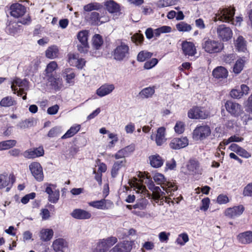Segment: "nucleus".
<instances>
[{"instance_id": "obj_38", "label": "nucleus", "mask_w": 252, "mask_h": 252, "mask_svg": "<svg viewBox=\"0 0 252 252\" xmlns=\"http://www.w3.org/2000/svg\"><path fill=\"white\" fill-rule=\"evenodd\" d=\"M17 143L15 140H8L0 142V151L8 150L14 147Z\"/></svg>"}, {"instance_id": "obj_29", "label": "nucleus", "mask_w": 252, "mask_h": 252, "mask_svg": "<svg viewBox=\"0 0 252 252\" xmlns=\"http://www.w3.org/2000/svg\"><path fill=\"white\" fill-rule=\"evenodd\" d=\"M188 170L192 174H199V163L195 159H190L187 165Z\"/></svg>"}, {"instance_id": "obj_41", "label": "nucleus", "mask_w": 252, "mask_h": 252, "mask_svg": "<svg viewBox=\"0 0 252 252\" xmlns=\"http://www.w3.org/2000/svg\"><path fill=\"white\" fill-rule=\"evenodd\" d=\"M58 67V64L55 61H52L50 62L47 65L45 70L46 77L49 76L50 75H54L53 72L56 70Z\"/></svg>"}, {"instance_id": "obj_40", "label": "nucleus", "mask_w": 252, "mask_h": 252, "mask_svg": "<svg viewBox=\"0 0 252 252\" xmlns=\"http://www.w3.org/2000/svg\"><path fill=\"white\" fill-rule=\"evenodd\" d=\"M176 28L178 31L181 32H189L192 29V27L190 25L183 21L177 24Z\"/></svg>"}, {"instance_id": "obj_45", "label": "nucleus", "mask_w": 252, "mask_h": 252, "mask_svg": "<svg viewBox=\"0 0 252 252\" xmlns=\"http://www.w3.org/2000/svg\"><path fill=\"white\" fill-rule=\"evenodd\" d=\"M244 63L245 61L242 59H238L233 66V72L236 74L240 73L243 69Z\"/></svg>"}, {"instance_id": "obj_4", "label": "nucleus", "mask_w": 252, "mask_h": 252, "mask_svg": "<svg viewBox=\"0 0 252 252\" xmlns=\"http://www.w3.org/2000/svg\"><path fill=\"white\" fill-rule=\"evenodd\" d=\"M211 133L210 127L207 125H197L192 132V138L195 140L202 141L206 139Z\"/></svg>"}, {"instance_id": "obj_53", "label": "nucleus", "mask_w": 252, "mask_h": 252, "mask_svg": "<svg viewBox=\"0 0 252 252\" xmlns=\"http://www.w3.org/2000/svg\"><path fill=\"white\" fill-rule=\"evenodd\" d=\"M59 191L55 190L52 193L49 195L48 200L50 202L56 203L59 199Z\"/></svg>"}, {"instance_id": "obj_63", "label": "nucleus", "mask_w": 252, "mask_h": 252, "mask_svg": "<svg viewBox=\"0 0 252 252\" xmlns=\"http://www.w3.org/2000/svg\"><path fill=\"white\" fill-rule=\"evenodd\" d=\"M237 154L243 158H249L251 157V154L242 147H241Z\"/></svg>"}, {"instance_id": "obj_55", "label": "nucleus", "mask_w": 252, "mask_h": 252, "mask_svg": "<svg viewBox=\"0 0 252 252\" xmlns=\"http://www.w3.org/2000/svg\"><path fill=\"white\" fill-rule=\"evenodd\" d=\"M229 201V198L226 195L220 194L217 198V202L219 204H226Z\"/></svg>"}, {"instance_id": "obj_32", "label": "nucleus", "mask_w": 252, "mask_h": 252, "mask_svg": "<svg viewBox=\"0 0 252 252\" xmlns=\"http://www.w3.org/2000/svg\"><path fill=\"white\" fill-rule=\"evenodd\" d=\"M59 51L58 47L56 45H53L49 47L46 50V57L50 59H53L58 56Z\"/></svg>"}, {"instance_id": "obj_35", "label": "nucleus", "mask_w": 252, "mask_h": 252, "mask_svg": "<svg viewBox=\"0 0 252 252\" xmlns=\"http://www.w3.org/2000/svg\"><path fill=\"white\" fill-rule=\"evenodd\" d=\"M16 104V101L11 96L4 97L0 101V105L4 107H9Z\"/></svg>"}, {"instance_id": "obj_9", "label": "nucleus", "mask_w": 252, "mask_h": 252, "mask_svg": "<svg viewBox=\"0 0 252 252\" xmlns=\"http://www.w3.org/2000/svg\"><path fill=\"white\" fill-rule=\"evenodd\" d=\"M10 15L15 18H18L23 16L27 11V8L24 5L14 3L9 7Z\"/></svg>"}, {"instance_id": "obj_5", "label": "nucleus", "mask_w": 252, "mask_h": 252, "mask_svg": "<svg viewBox=\"0 0 252 252\" xmlns=\"http://www.w3.org/2000/svg\"><path fill=\"white\" fill-rule=\"evenodd\" d=\"M129 54V46L125 43L122 42L114 50L112 56L114 59L118 61H122L127 58Z\"/></svg>"}, {"instance_id": "obj_54", "label": "nucleus", "mask_w": 252, "mask_h": 252, "mask_svg": "<svg viewBox=\"0 0 252 252\" xmlns=\"http://www.w3.org/2000/svg\"><path fill=\"white\" fill-rule=\"evenodd\" d=\"M243 195L244 196H252V183L248 184L244 188Z\"/></svg>"}, {"instance_id": "obj_27", "label": "nucleus", "mask_w": 252, "mask_h": 252, "mask_svg": "<svg viewBox=\"0 0 252 252\" xmlns=\"http://www.w3.org/2000/svg\"><path fill=\"white\" fill-rule=\"evenodd\" d=\"M165 128L160 127L157 129V133L156 136V143L158 146H161L165 142Z\"/></svg>"}, {"instance_id": "obj_19", "label": "nucleus", "mask_w": 252, "mask_h": 252, "mask_svg": "<svg viewBox=\"0 0 252 252\" xmlns=\"http://www.w3.org/2000/svg\"><path fill=\"white\" fill-rule=\"evenodd\" d=\"M71 216L78 220H87L91 218V213L81 209H75L71 213Z\"/></svg>"}, {"instance_id": "obj_64", "label": "nucleus", "mask_w": 252, "mask_h": 252, "mask_svg": "<svg viewBox=\"0 0 252 252\" xmlns=\"http://www.w3.org/2000/svg\"><path fill=\"white\" fill-rule=\"evenodd\" d=\"M32 150L35 153L36 157L43 156L44 154V150L42 146H39L38 148H33Z\"/></svg>"}, {"instance_id": "obj_16", "label": "nucleus", "mask_w": 252, "mask_h": 252, "mask_svg": "<svg viewBox=\"0 0 252 252\" xmlns=\"http://www.w3.org/2000/svg\"><path fill=\"white\" fill-rule=\"evenodd\" d=\"M238 242L241 244L247 245L252 243V231H246L240 233L236 236Z\"/></svg>"}, {"instance_id": "obj_7", "label": "nucleus", "mask_w": 252, "mask_h": 252, "mask_svg": "<svg viewBox=\"0 0 252 252\" xmlns=\"http://www.w3.org/2000/svg\"><path fill=\"white\" fill-rule=\"evenodd\" d=\"M88 36L89 32L87 30L80 31L77 34V38L80 43L77 45V49L81 53H87L89 51Z\"/></svg>"}, {"instance_id": "obj_48", "label": "nucleus", "mask_w": 252, "mask_h": 252, "mask_svg": "<svg viewBox=\"0 0 252 252\" xmlns=\"http://www.w3.org/2000/svg\"><path fill=\"white\" fill-rule=\"evenodd\" d=\"M189 240L188 235L186 233L180 234L176 239L177 244L183 246Z\"/></svg>"}, {"instance_id": "obj_52", "label": "nucleus", "mask_w": 252, "mask_h": 252, "mask_svg": "<svg viewBox=\"0 0 252 252\" xmlns=\"http://www.w3.org/2000/svg\"><path fill=\"white\" fill-rule=\"evenodd\" d=\"M158 63V60L156 58H152L149 61L145 63L144 67L145 69H149L155 66Z\"/></svg>"}, {"instance_id": "obj_60", "label": "nucleus", "mask_w": 252, "mask_h": 252, "mask_svg": "<svg viewBox=\"0 0 252 252\" xmlns=\"http://www.w3.org/2000/svg\"><path fill=\"white\" fill-rule=\"evenodd\" d=\"M108 250L98 242L96 247L93 250L92 252H108Z\"/></svg>"}, {"instance_id": "obj_20", "label": "nucleus", "mask_w": 252, "mask_h": 252, "mask_svg": "<svg viewBox=\"0 0 252 252\" xmlns=\"http://www.w3.org/2000/svg\"><path fill=\"white\" fill-rule=\"evenodd\" d=\"M106 9L111 14L120 13V5L113 0H108L104 3Z\"/></svg>"}, {"instance_id": "obj_36", "label": "nucleus", "mask_w": 252, "mask_h": 252, "mask_svg": "<svg viewBox=\"0 0 252 252\" xmlns=\"http://www.w3.org/2000/svg\"><path fill=\"white\" fill-rule=\"evenodd\" d=\"M103 7L102 4L94 2L88 3L83 7V10L86 12H91L93 10H99Z\"/></svg>"}, {"instance_id": "obj_26", "label": "nucleus", "mask_w": 252, "mask_h": 252, "mask_svg": "<svg viewBox=\"0 0 252 252\" xmlns=\"http://www.w3.org/2000/svg\"><path fill=\"white\" fill-rule=\"evenodd\" d=\"M135 181H133V182H131L129 183L130 186L131 187L135 188L134 189H137L136 191L138 193H141L143 195H147V196L150 197V194H149L148 190L147 189L146 187L144 186L142 184L139 183L137 182V179L134 178Z\"/></svg>"}, {"instance_id": "obj_22", "label": "nucleus", "mask_w": 252, "mask_h": 252, "mask_svg": "<svg viewBox=\"0 0 252 252\" xmlns=\"http://www.w3.org/2000/svg\"><path fill=\"white\" fill-rule=\"evenodd\" d=\"M126 163V160L125 158L114 162L111 170V175L112 178H116L117 176L120 169L123 167H125Z\"/></svg>"}, {"instance_id": "obj_59", "label": "nucleus", "mask_w": 252, "mask_h": 252, "mask_svg": "<svg viewBox=\"0 0 252 252\" xmlns=\"http://www.w3.org/2000/svg\"><path fill=\"white\" fill-rule=\"evenodd\" d=\"M230 96L234 98H240L243 95L242 94L240 90L233 89L230 93Z\"/></svg>"}, {"instance_id": "obj_61", "label": "nucleus", "mask_w": 252, "mask_h": 252, "mask_svg": "<svg viewBox=\"0 0 252 252\" xmlns=\"http://www.w3.org/2000/svg\"><path fill=\"white\" fill-rule=\"evenodd\" d=\"M43 220H47L50 217V213L47 209H42L40 213Z\"/></svg>"}, {"instance_id": "obj_13", "label": "nucleus", "mask_w": 252, "mask_h": 252, "mask_svg": "<svg viewBox=\"0 0 252 252\" xmlns=\"http://www.w3.org/2000/svg\"><path fill=\"white\" fill-rule=\"evenodd\" d=\"M189 141L186 137L174 138L169 143L170 147L174 150L180 149L188 145Z\"/></svg>"}, {"instance_id": "obj_14", "label": "nucleus", "mask_w": 252, "mask_h": 252, "mask_svg": "<svg viewBox=\"0 0 252 252\" xmlns=\"http://www.w3.org/2000/svg\"><path fill=\"white\" fill-rule=\"evenodd\" d=\"M132 249L131 242L125 241L117 244L109 252H129Z\"/></svg>"}, {"instance_id": "obj_17", "label": "nucleus", "mask_w": 252, "mask_h": 252, "mask_svg": "<svg viewBox=\"0 0 252 252\" xmlns=\"http://www.w3.org/2000/svg\"><path fill=\"white\" fill-rule=\"evenodd\" d=\"M50 85L56 91H59L63 86V80L57 75L46 77Z\"/></svg>"}, {"instance_id": "obj_46", "label": "nucleus", "mask_w": 252, "mask_h": 252, "mask_svg": "<svg viewBox=\"0 0 252 252\" xmlns=\"http://www.w3.org/2000/svg\"><path fill=\"white\" fill-rule=\"evenodd\" d=\"M153 179L157 184L160 185L161 187L164 186L167 181L164 175L159 173H156L154 175Z\"/></svg>"}, {"instance_id": "obj_2", "label": "nucleus", "mask_w": 252, "mask_h": 252, "mask_svg": "<svg viewBox=\"0 0 252 252\" xmlns=\"http://www.w3.org/2000/svg\"><path fill=\"white\" fill-rule=\"evenodd\" d=\"M235 12V8L234 7L220 8L216 14V18L217 19L215 21L219 20L221 22L230 23L233 20Z\"/></svg>"}, {"instance_id": "obj_39", "label": "nucleus", "mask_w": 252, "mask_h": 252, "mask_svg": "<svg viewBox=\"0 0 252 252\" xmlns=\"http://www.w3.org/2000/svg\"><path fill=\"white\" fill-rule=\"evenodd\" d=\"M53 236L52 229H45L40 231V237L41 240L43 241H48L51 240Z\"/></svg>"}, {"instance_id": "obj_58", "label": "nucleus", "mask_w": 252, "mask_h": 252, "mask_svg": "<svg viewBox=\"0 0 252 252\" xmlns=\"http://www.w3.org/2000/svg\"><path fill=\"white\" fill-rule=\"evenodd\" d=\"M115 159H118L120 158L124 159L126 157H127L126 153L125 152L123 149L119 150L114 155L112 156Z\"/></svg>"}, {"instance_id": "obj_28", "label": "nucleus", "mask_w": 252, "mask_h": 252, "mask_svg": "<svg viewBox=\"0 0 252 252\" xmlns=\"http://www.w3.org/2000/svg\"><path fill=\"white\" fill-rule=\"evenodd\" d=\"M235 46L238 52H246L247 50V41L242 35H239L237 38Z\"/></svg>"}, {"instance_id": "obj_57", "label": "nucleus", "mask_w": 252, "mask_h": 252, "mask_svg": "<svg viewBox=\"0 0 252 252\" xmlns=\"http://www.w3.org/2000/svg\"><path fill=\"white\" fill-rule=\"evenodd\" d=\"M24 157L28 159L34 158H37L32 149H29L24 152L23 154Z\"/></svg>"}, {"instance_id": "obj_51", "label": "nucleus", "mask_w": 252, "mask_h": 252, "mask_svg": "<svg viewBox=\"0 0 252 252\" xmlns=\"http://www.w3.org/2000/svg\"><path fill=\"white\" fill-rule=\"evenodd\" d=\"M175 131L178 134H182L185 131V124L183 122L178 121L174 126Z\"/></svg>"}, {"instance_id": "obj_11", "label": "nucleus", "mask_w": 252, "mask_h": 252, "mask_svg": "<svg viewBox=\"0 0 252 252\" xmlns=\"http://www.w3.org/2000/svg\"><path fill=\"white\" fill-rule=\"evenodd\" d=\"M245 210L243 205L234 206L226 209L224 212V215L230 219H234L240 216Z\"/></svg>"}, {"instance_id": "obj_3", "label": "nucleus", "mask_w": 252, "mask_h": 252, "mask_svg": "<svg viewBox=\"0 0 252 252\" xmlns=\"http://www.w3.org/2000/svg\"><path fill=\"white\" fill-rule=\"evenodd\" d=\"M188 116L191 119L204 120L210 116V112L204 107L194 106L189 110Z\"/></svg>"}, {"instance_id": "obj_21", "label": "nucleus", "mask_w": 252, "mask_h": 252, "mask_svg": "<svg viewBox=\"0 0 252 252\" xmlns=\"http://www.w3.org/2000/svg\"><path fill=\"white\" fill-rule=\"evenodd\" d=\"M15 181V179L13 175H10L8 177L7 174H0V189L4 188L10 184L11 187Z\"/></svg>"}, {"instance_id": "obj_49", "label": "nucleus", "mask_w": 252, "mask_h": 252, "mask_svg": "<svg viewBox=\"0 0 252 252\" xmlns=\"http://www.w3.org/2000/svg\"><path fill=\"white\" fill-rule=\"evenodd\" d=\"M26 81V80L25 79L22 80L20 78H16L12 82V85L11 87L12 90L13 91H16L17 90L16 87L15 86V85L18 86L19 87H24L25 86L24 82Z\"/></svg>"}, {"instance_id": "obj_50", "label": "nucleus", "mask_w": 252, "mask_h": 252, "mask_svg": "<svg viewBox=\"0 0 252 252\" xmlns=\"http://www.w3.org/2000/svg\"><path fill=\"white\" fill-rule=\"evenodd\" d=\"M210 204V200L209 197H205L201 200V204L200 210L206 212L209 208Z\"/></svg>"}, {"instance_id": "obj_15", "label": "nucleus", "mask_w": 252, "mask_h": 252, "mask_svg": "<svg viewBox=\"0 0 252 252\" xmlns=\"http://www.w3.org/2000/svg\"><path fill=\"white\" fill-rule=\"evenodd\" d=\"M183 53L189 56H193L196 53V50L194 43L192 42L185 41L182 43Z\"/></svg>"}, {"instance_id": "obj_34", "label": "nucleus", "mask_w": 252, "mask_h": 252, "mask_svg": "<svg viewBox=\"0 0 252 252\" xmlns=\"http://www.w3.org/2000/svg\"><path fill=\"white\" fill-rule=\"evenodd\" d=\"M101 16H100L99 13L97 12H92L91 13L88 21L92 25H99L103 23L100 22Z\"/></svg>"}, {"instance_id": "obj_33", "label": "nucleus", "mask_w": 252, "mask_h": 252, "mask_svg": "<svg viewBox=\"0 0 252 252\" xmlns=\"http://www.w3.org/2000/svg\"><path fill=\"white\" fill-rule=\"evenodd\" d=\"M117 241L118 239L116 237L111 236L106 239H100L99 242L109 250V248L115 244Z\"/></svg>"}, {"instance_id": "obj_1", "label": "nucleus", "mask_w": 252, "mask_h": 252, "mask_svg": "<svg viewBox=\"0 0 252 252\" xmlns=\"http://www.w3.org/2000/svg\"><path fill=\"white\" fill-rule=\"evenodd\" d=\"M201 46L205 52L209 54H216L222 51L224 44L219 40L205 37L202 40Z\"/></svg>"}, {"instance_id": "obj_10", "label": "nucleus", "mask_w": 252, "mask_h": 252, "mask_svg": "<svg viewBox=\"0 0 252 252\" xmlns=\"http://www.w3.org/2000/svg\"><path fill=\"white\" fill-rule=\"evenodd\" d=\"M226 111L233 117H238L243 111L241 105L231 100H227L225 103Z\"/></svg>"}, {"instance_id": "obj_18", "label": "nucleus", "mask_w": 252, "mask_h": 252, "mask_svg": "<svg viewBox=\"0 0 252 252\" xmlns=\"http://www.w3.org/2000/svg\"><path fill=\"white\" fill-rule=\"evenodd\" d=\"M52 247L55 252H64L67 249L68 244L64 239L59 238L53 242Z\"/></svg>"}, {"instance_id": "obj_43", "label": "nucleus", "mask_w": 252, "mask_h": 252, "mask_svg": "<svg viewBox=\"0 0 252 252\" xmlns=\"http://www.w3.org/2000/svg\"><path fill=\"white\" fill-rule=\"evenodd\" d=\"M152 56L153 53L151 52L146 51H142L138 53L137 60L138 62H143L151 58Z\"/></svg>"}, {"instance_id": "obj_24", "label": "nucleus", "mask_w": 252, "mask_h": 252, "mask_svg": "<svg viewBox=\"0 0 252 252\" xmlns=\"http://www.w3.org/2000/svg\"><path fill=\"white\" fill-rule=\"evenodd\" d=\"M114 86L112 84H104L97 89L96 94L100 97L105 96L110 94L114 90Z\"/></svg>"}, {"instance_id": "obj_47", "label": "nucleus", "mask_w": 252, "mask_h": 252, "mask_svg": "<svg viewBox=\"0 0 252 252\" xmlns=\"http://www.w3.org/2000/svg\"><path fill=\"white\" fill-rule=\"evenodd\" d=\"M152 191L153 192V197L155 200H158L160 197L165 195V193L161 191L159 187L155 186Z\"/></svg>"}, {"instance_id": "obj_42", "label": "nucleus", "mask_w": 252, "mask_h": 252, "mask_svg": "<svg viewBox=\"0 0 252 252\" xmlns=\"http://www.w3.org/2000/svg\"><path fill=\"white\" fill-rule=\"evenodd\" d=\"M162 188L167 193H170V195H171L172 192H174L177 190L178 187L176 185L172 182L166 181L164 186H162Z\"/></svg>"}, {"instance_id": "obj_56", "label": "nucleus", "mask_w": 252, "mask_h": 252, "mask_svg": "<svg viewBox=\"0 0 252 252\" xmlns=\"http://www.w3.org/2000/svg\"><path fill=\"white\" fill-rule=\"evenodd\" d=\"M147 202V200L146 199L143 200L140 202H138L135 204L133 205V208L139 209L140 210L144 209L146 207Z\"/></svg>"}, {"instance_id": "obj_37", "label": "nucleus", "mask_w": 252, "mask_h": 252, "mask_svg": "<svg viewBox=\"0 0 252 252\" xmlns=\"http://www.w3.org/2000/svg\"><path fill=\"white\" fill-rule=\"evenodd\" d=\"M103 44V39L101 35L99 34H95L92 38V44L93 47L98 50Z\"/></svg>"}, {"instance_id": "obj_30", "label": "nucleus", "mask_w": 252, "mask_h": 252, "mask_svg": "<svg viewBox=\"0 0 252 252\" xmlns=\"http://www.w3.org/2000/svg\"><path fill=\"white\" fill-rule=\"evenodd\" d=\"M81 129V125L75 124L70 127V128L63 134L61 138L63 139L68 138L73 136Z\"/></svg>"}, {"instance_id": "obj_8", "label": "nucleus", "mask_w": 252, "mask_h": 252, "mask_svg": "<svg viewBox=\"0 0 252 252\" xmlns=\"http://www.w3.org/2000/svg\"><path fill=\"white\" fill-rule=\"evenodd\" d=\"M29 169L35 179L41 182L44 179L42 167L38 162H32L29 165Z\"/></svg>"}, {"instance_id": "obj_44", "label": "nucleus", "mask_w": 252, "mask_h": 252, "mask_svg": "<svg viewBox=\"0 0 252 252\" xmlns=\"http://www.w3.org/2000/svg\"><path fill=\"white\" fill-rule=\"evenodd\" d=\"M131 39L136 45H141L144 41V37L141 33H135L131 37Z\"/></svg>"}, {"instance_id": "obj_62", "label": "nucleus", "mask_w": 252, "mask_h": 252, "mask_svg": "<svg viewBox=\"0 0 252 252\" xmlns=\"http://www.w3.org/2000/svg\"><path fill=\"white\" fill-rule=\"evenodd\" d=\"M174 4V0H162L159 1V5L161 7H167Z\"/></svg>"}, {"instance_id": "obj_6", "label": "nucleus", "mask_w": 252, "mask_h": 252, "mask_svg": "<svg viewBox=\"0 0 252 252\" xmlns=\"http://www.w3.org/2000/svg\"><path fill=\"white\" fill-rule=\"evenodd\" d=\"M217 36L221 42H227L233 36L231 29L224 24L219 25L216 29Z\"/></svg>"}, {"instance_id": "obj_12", "label": "nucleus", "mask_w": 252, "mask_h": 252, "mask_svg": "<svg viewBox=\"0 0 252 252\" xmlns=\"http://www.w3.org/2000/svg\"><path fill=\"white\" fill-rule=\"evenodd\" d=\"M88 204L90 206L101 210H107L111 208L113 205V203L111 201L105 199L91 201L89 202Z\"/></svg>"}, {"instance_id": "obj_25", "label": "nucleus", "mask_w": 252, "mask_h": 252, "mask_svg": "<svg viewBox=\"0 0 252 252\" xmlns=\"http://www.w3.org/2000/svg\"><path fill=\"white\" fill-rule=\"evenodd\" d=\"M149 159L151 165L154 168L160 167L164 163V160L158 154L150 156Z\"/></svg>"}, {"instance_id": "obj_23", "label": "nucleus", "mask_w": 252, "mask_h": 252, "mask_svg": "<svg viewBox=\"0 0 252 252\" xmlns=\"http://www.w3.org/2000/svg\"><path fill=\"white\" fill-rule=\"evenodd\" d=\"M228 74L227 70L221 66L216 67L212 72L213 77L220 80L226 78L228 76Z\"/></svg>"}, {"instance_id": "obj_31", "label": "nucleus", "mask_w": 252, "mask_h": 252, "mask_svg": "<svg viewBox=\"0 0 252 252\" xmlns=\"http://www.w3.org/2000/svg\"><path fill=\"white\" fill-rule=\"evenodd\" d=\"M155 92V87H149L142 89L139 93V95L142 98L152 97Z\"/></svg>"}]
</instances>
